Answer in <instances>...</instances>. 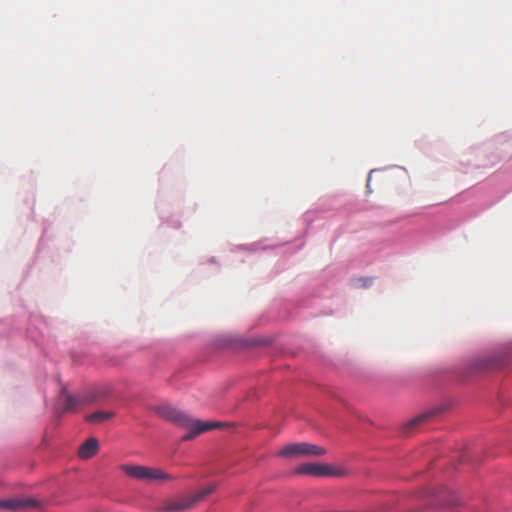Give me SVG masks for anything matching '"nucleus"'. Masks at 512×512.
<instances>
[{
    "instance_id": "nucleus-1",
    "label": "nucleus",
    "mask_w": 512,
    "mask_h": 512,
    "mask_svg": "<svg viewBox=\"0 0 512 512\" xmlns=\"http://www.w3.org/2000/svg\"><path fill=\"white\" fill-rule=\"evenodd\" d=\"M155 411L161 418L188 430V433L182 437L183 441H190L201 433L225 425L222 422H202L198 419H193L188 414L169 404L158 405Z\"/></svg>"
},
{
    "instance_id": "nucleus-7",
    "label": "nucleus",
    "mask_w": 512,
    "mask_h": 512,
    "mask_svg": "<svg viewBox=\"0 0 512 512\" xmlns=\"http://www.w3.org/2000/svg\"><path fill=\"white\" fill-rule=\"evenodd\" d=\"M437 505L444 507H456L462 504L459 496L448 488H443L437 495Z\"/></svg>"
},
{
    "instance_id": "nucleus-10",
    "label": "nucleus",
    "mask_w": 512,
    "mask_h": 512,
    "mask_svg": "<svg viewBox=\"0 0 512 512\" xmlns=\"http://www.w3.org/2000/svg\"><path fill=\"white\" fill-rule=\"evenodd\" d=\"M114 416V412L111 411H96L88 416H86V421L91 423H102Z\"/></svg>"
},
{
    "instance_id": "nucleus-9",
    "label": "nucleus",
    "mask_w": 512,
    "mask_h": 512,
    "mask_svg": "<svg viewBox=\"0 0 512 512\" xmlns=\"http://www.w3.org/2000/svg\"><path fill=\"white\" fill-rule=\"evenodd\" d=\"M437 411L436 410H430L428 412L422 413L412 420H410L404 427L405 433H409L413 428L420 425L422 422L430 418L432 415H434Z\"/></svg>"
},
{
    "instance_id": "nucleus-2",
    "label": "nucleus",
    "mask_w": 512,
    "mask_h": 512,
    "mask_svg": "<svg viewBox=\"0 0 512 512\" xmlns=\"http://www.w3.org/2000/svg\"><path fill=\"white\" fill-rule=\"evenodd\" d=\"M217 489L216 485H210L193 495L185 496L177 500L169 501L163 510L167 512H178L189 509L197 502L203 500L206 496L213 493Z\"/></svg>"
},
{
    "instance_id": "nucleus-6",
    "label": "nucleus",
    "mask_w": 512,
    "mask_h": 512,
    "mask_svg": "<svg viewBox=\"0 0 512 512\" xmlns=\"http://www.w3.org/2000/svg\"><path fill=\"white\" fill-rule=\"evenodd\" d=\"M38 501L33 498L7 499L0 501V509L18 510L22 508L38 507Z\"/></svg>"
},
{
    "instance_id": "nucleus-4",
    "label": "nucleus",
    "mask_w": 512,
    "mask_h": 512,
    "mask_svg": "<svg viewBox=\"0 0 512 512\" xmlns=\"http://www.w3.org/2000/svg\"><path fill=\"white\" fill-rule=\"evenodd\" d=\"M122 470L128 476L139 480L164 481L172 479V476L170 474L165 473L159 469H154L146 466L124 465L122 466Z\"/></svg>"
},
{
    "instance_id": "nucleus-3",
    "label": "nucleus",
    "mask_w": 512,
    "mask_h": 512,
    "mask_svg": "<svg viewBox=\"0 0 512 512\" xmlns=\"http://www.w3.org/2000/svg\"><path fill=\"white\" fill-rule=\"evenodd\" d=\"M326 454V449L307 442L292 443L283 447L279 452L278 456L281 457H296V456H323Z\"/></svg>"
},
{
    "instance_id": "nucleus-5",
    "label": "nucleus",
    "mask_w": 512,
    "mask_h": 512,
    "mask_svg": "<svg viewBox=\"0 0 512 512\" xmlns=\"http://www.w3.org/2000/svg\"><path fill=\"white\" fill-rule=\"evenodd\" d=\"M298 474L312 475V476H336L342 477L347 474L343 467H333L327 464L306 463L297 467Z\"/></svg>"
},
{
    "instance_id": "nucleus-8",
    "label": "nucleus",
    "mask_w": 512,
    "mask_h": 512,
    "mask_svg": "<svg viewBox=\"0 0 512 512\" xmlns=\"http://www.w3.org/2000/svg\"><path fill=\"white\" fill-rule=\"evenodd\" d=\"M98 451V441L96 438H88L79 448L78 455L81 459H89Z\"/></svg>"
},
{
    "instance_id": "nucleus-11",
    "label": "nucleus",
    "mask_w": 512,
    "mask_h": 512,
    "mask_svg": "<svg viewBox=\"0 0 512 512\" xmlns=\"http://www.w3.org/2000/svg\"><path fill=\"white\" fill-rule=\"evenodd\" d=\"M90 401H91L90 399H84L82 397L76 398L74 396L67 394L65 396V405H64L63 410H64V412L72 411L73 409L76 408L77 405L85 404Z\"/></svg>"
}]
</instances>
